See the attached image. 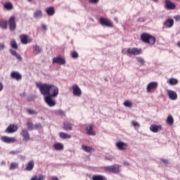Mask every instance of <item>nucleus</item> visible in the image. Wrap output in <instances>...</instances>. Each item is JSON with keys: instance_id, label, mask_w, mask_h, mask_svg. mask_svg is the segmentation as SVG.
Returning <instances> with one entry per match:
<instances>
[{"instance_id": "1", "label": "nucleus", "mask_w": 180, "mask_h": 180, "mask_svg": "<svg viewBox=\"0 0 180 180\" xmlns=\"http://www.w3.org/2000/svg\"><path fill=\"white\" fill-rule=\"evenodd\" d=\"M141 40L143 43H146L150 46H154L156 41L155 37L147 32H143L141 34Z\"/></svg>"}, {"instance_id": "2", "label": "nucleus", "mask_w": 180, "mask_h": 180, "mask_svg": "<svg viewBox=\"0 0 180 180\" xmlns=\"http://www.w3.org/2000/svg\"><path fill=\"white\" fill-rule=\"evenodd\" d=\"M51 84H37V88L39 89L40 93L41 95H44V96H47L49 95V92L50 91V86Z\"/></svg>"}, {"instance_id": "3", "label": "nucleus", "mask_w": 180, "mask_h": 180, "mask_svg": "<svg viewBox=\"0 0 180 180\" xmlns=\"http://www.w3.org/2000/svg\"><path fill=\"white\" fill-rule=\"evenodd\" d=\"M105 172H110L111 174H119L120 172V165H114L111 166H106L104 167Z\"/></svg>"}, {"instance_id": "4", "label": "nucleus", "mask_w": 180, "mask_h": 180, "mask_svg": "<svg viewBox=\"0 0 180 180\" xmlns=\"http://www.w3.org/2000/svg\"><path fill=\"white\" fill-rule=\"evenodd\" d=\"M143 53L141 49L139 48H128L127 49V56L131 57V56H140Z\"/></svg>"}, {"instance_id": "5", "label": "nucleus", "mask_w": 180, "mask_h": 180, "mask_svg": "<svg viewBox=\"0 0 180 180\" xmlns=\"http://www.w3.org/2000/svg\"><path fill=\"white\" fill-rule=\"evenodd\" d=\"M99 22L101 26H106V27H113L114 26L113 22L106 18H100Z\"/></svg>"}, {"instance_id": "6", "label": "nucleus", "mask_w": 180, "mask_h": 180, "mask_svg": "<svg viewBox=\"0 0 180 180\" xmlns=\"http://www.w3.org/2000/svg\"><path fill=\"white\" fill-rule=\"evenodd\" d=\"M48 96H53V98H57V96H58V87H57L54 84H51Z\"/></svg>"}, {"instance_id": "7", "label": "nucleus", "mask_w": 180, "mask_h": 180, "mask_svg": "<svg viewBox=\"0 0 180 180\" xmlns=\"http://www.w3.org/2000/svg\"><path fill=\"white\" fill-rule=\"evenodd\" d=\"M157 88H158V82H151L147 85L146 90L148 94H151V92H154Z\"/></svg>"}, {"instance_id": "8", "label": "nucleus", "mask_w": 180, "mask_h": 180, "mask_svg": "<svg viewBox=\"0 0 180 180\" xmlns=\"http://www.w3.org/2000/svg\"><path fill=\"white\" fill-rule=\"evenodd\" d=\"M53 98H54L53 96H46L44 97V101L50 108L56 106V101L53 100Z\"/></svg>"}, {"instance_id": "9", "label": "nucleus", "mask_w": 180, "mask_h": 180, "mask_svg": "<svg viewBox=\"0 0 180 180\" xmlns=\"http://www.w3.org/2000/svg\"><path fill=\"white\" fill-rule=\"evenodd\" d=\"M95 125L93 124H89L86 127V133L88 136H96Z\"/></svg>"}, {"instance_id": "10", "label": "nucleus", "mask_w": 180, "mask_h": 180, "mask_svg": "<svg viewBox=\"0 0 180 180\" xmlns=\"http://www.w3.org/2000/svg\"><path fill=\"white\" fill-rule=\"evenodd\" d=\"M20 39L22 44H27V43H32L33 41V39L29 38V35L26 34H20Z\"/></svg>"}, {"instance_id": "11", "label": "nucleus", "mask_w": 180, "mask_h": 180, "mask_svg": "<svg viewBox=\"0 0 180 180\" xmlns=\"http://www.w3.org/2000/svg\"><path fill=\"white\" fill-rule=\"evenodd\" d=\"M16 18H15V16H11L10 17L9 20H8V26H9V29L11 32H13V30H15V29H16Z\"/></svg>"}, {"instance_id": "12", "label": "nucleus", "mask_w": 180, "mask_h": 180, "mask_svg": "<svg viewBox=\"0 0 180 180\" xmlns=\"http://www.w3.org/2000/svg\"><path fill=\"white\" fill-rule=\"evenodd\" d=\"M1 140L3 143H6L7 144L16 143V141H18L15 137H9L6 136H1Z\"/></svg>"}, {"instance_id": "13", "label": "nucleus", "mask_w": 180, "mask_h": 180, "mask_svg": "<svg viewBox=\"0 0 180 180\" xmlns=\"http://www.w3.org/2000/svg\"><path fill=\"white\" fill-rule=\"evenodd\" d=\"M165 4L166 9H169V11H174V9H176V4H175V3H172L171 0H165Z\"/></svg>"}, {"instance_id": "14", "label": "nucleus", "mask_w": 180, "mask_h": 180, "mask_svg": "<svg viewBox=\"0 0 180 180\" xmlns=\"http://www.w3.org/2000/svg\"><path fill=\"white\" fill-rule=\"evenodd\" d=\"M53 64H59L60 65H64L65 63V59L61 56H58L53 58Z\"/></svg>"}, {"instance_id": "15", "label": "nucleus", "mask_w": 180, "mask_h": 180, "mask_svg": "<svg viewBox=\"0 0 180 180\" xmlns=\"http://www.w3.org/2000/svg\"><path fill=\"white\" fill-rule=\"evenodd\" d=\"M72 89L73 91L74 96H81L82 95V91L79 88V86L77 84H74L72 86Z\"/></svg>"}, {"instance_id": "16", "label": "nucleus", "mask_w": 180, "mask_h": 180, "mask_svg": "<svg viewBox=\"0 0 180 180\" xmlns=\"http://www.w3.org/2000/svg\"><path fill=\"white\" fill-rule=\"evenodd\" d=\"M20 136H22L24 141H29L30 140V134H29V131L26 129L21 130Z\"/></svg>"}, {"instance_id": "17", "label": "nucleus", "mask_w": 180, "mask_h": 180, "mask_svg": "<svg viewBox=\"0 0 180 180\" xmlns=\"http://www.w3.org/2000/svg\"><path fill=\"white\" fill-rule=\"evenodd\" d=\"M18 129H19L18 125L11 124L7 127V129H6V132L8 133V134L15 133V131H18Z\"/></svg>"}, {"instance_id": "18", "label": "nucleus", "mask_w": 180, "mask_h": 180, "mask_svg": "<svg viewBox=\"0 0 180 180\" xmlns=\"http://www.w3.org/2000/svg\"><path fill=\"white\" fill-rule=\"evenodd\" d=\"M11 78L15 79V81H20L22 80V74L19 72L13 71L11 73Z\"/></svg>"}, {"instance_id": "19", "label": "nucleus", "mask_w": 180, "mask_h": 180, "mask_svg": "<svg viewBox=\"0 0 180 180\" xmlns=\"http://www.w3.org/2000/svg\"><path fill=\"white\" fill-rule=\"evenodd\" d=\"M167 94L169 95V99L172 101H176V99H178V94H176V92L172 90H167Z\"/></svg>"}, {"instance_id": "20", "label": "nucleus", "mask_w": 180, "mask_h": 180, "mask_svg": "<svg viewBox=\"0 0 180 180\" xmlns=\"http://www.w3.org/2000/svg\"><path fill=\"white\" fill-rule=\"evenodd\" d=\"M150 130L153 131V133H158V131H161L162 130V127L161 125H150Z\"/></svg>"}, {"instance_id": "21", "label": "nucleus", "mask_w": 180, "mask_h": 180, "mask_svg": "<svg viewBox=\"0 0 180 180\" xmlns=\"http://www.w3.org/2000/svg\"><path fill=\"white\" fill-rule=\"evenodd\" d=\"M116 147L118 148V150L123 151L124 150H127V143L124 142L119 141L116 143Z\"/></svg>"}, {"instance_id": "22", "label": "nucleus", "mask_w": 180, "mask_h": 180, "mask_svg": "<svg viewBox=\"0 0 180 180\" xmlns=\"http://www.w3.org/2000/svg\"><path fill=\"white\" fill-rule=\"evenodd\" d=\"M54 150H56V151H62L64 150V144L62 143H56L53 145Z\"/></svg>"}, {"instance_id": "23", "label": "nucleus", "mask_w": 180, "mask_h": 180, "mask_svg": "<svg viewBox=\"0 0 180 180\" xmlns=\"http://www.w3.org/2000/svg\"><path fill=\"white\" fill-rule=\"evenodd\" d=\"M63 127L64 130H66V131H70L72 130V124L66 121L63 123Z\"/></svg>"}, {"instance_id": "24", "label": "nucleus", "mask_w": 180, "mask_h": 180, "mask_svg": "<svg viewBox=\"0 0 180 180\" xmlns=\"http://www.w3.org/2000/svg\"><path fill=\"white\" fill-rule=\"evenodd\" d=\"M34 18L35 19H40L43 18V11H41V10H36L34 12Z\"/></svg>"}, {"instance_id": "25", "label": "nucleus", "mask_w": 180, "mask_h": 180, "mask_svg": "<svg viewBox=\"0 0 180 180\" xmlns=\"http://www.w3.org/2000/svg\"><path fill=\"white\" fill-rule=\"evenodd\" d=\"M0 27H1V29H4V30H6V29H8V20L5 19H1Z\"/></svg>"}, {"instance_id": "26", "label": "nucleus", "mask_w": 180, "mask_h": 180, "mask_svg": "<svg viewBox=\"0 0 180 180\" xmlns=\"http://www.w3.org/2000/svg\"><path fill=\"white\" fill-rule=\"evenodd\" d=\"M164 26L165 27L169 28L172 27L174 26V20L173 19H167L165 22H164Z\"/></svg>"}, {"instance_id": "27", "label": "nucleus", "mask_w": 180, "mask_h": 180, "mask_svg": "<svg viewBox=\"0 0 180 180\" xmlns=\"http://www.w3.org/2000/svg\"><path fill=\"white\" fill-rule=\"evenodd\" d=\"M10 53L11 55H13L14 57H15V58H17V60H18V61H22V56H20V54L18 53V52H16V51L10 49Z\"/></svg>"}, {"instance_id": "28", "label": "nucleus", "mask_w": 180, "mask_h": 180, "mask_svg": "<svg viewBox=\"0 0 180 180\" xmlns=\"http://www.w3.org/2000/svg\"><path fill=\"white\" fill-rule=\"evenodd\" d=\"M82 148L83 151H85V153H89L90 154L92 153V151H94V148L92 147L86 145H82Z\"/></svg>"}, {"instance_id": "29", "label": "nucleus", "mask_w": 180, "mask_h": 180, "mask_svg": "<svg viewBox=\"0 0 180 180\" xmlns=\"http://www.w3.org/2000/svg\"><path fill=\"white\" fill-rule=\"evenodd\" d=\"M33 168H34V161L31 160L27 163L25 169L26 171H32Z\"/></svg>"}, {"instance_id": "30", "label": "nucleus", "mask_w": 180, "mask_h": 180, "mask_svg": "<svg viewBox=\"0 0 180 180\" xmlns=\"http://www.w3.org/2000/svg\"><path fill=\"white\" fill-rule=\"evenodd\" d=\"M46 12L49 16H53L56 13V9H54V7L51 6L46 9Z\"/></svg>"}, {"instance_id": "31", "label": "nucleus", "mask_w": 180, "mask_h": 180, "mask_svg": "<svg viewBox=\"0 0 180 180\" xmlns=\"http://www.w3.org/2000/svg\"><path fill=\"white\" fill-rule=\"evenodd\" d=\"M92 180H108L106 176L101 174L94 175L92 176Z\"/></svg>"}, {"instance_id": "32", "label": "nucleus", "mask_w": 180, "mask_h": 180, "mask_svg": "<svg viewBox=\"0 0 180 180\" xmlns=\"http://www.w3.org/2000/svg\"><path fill=\"white\" fill-rule=\"evenodd\" d=\"M59 136L60 139H63V140H65L66 139H71V135L64 132H60L59 134Z\"/></svg>"}, {"instance_id": "33", "label": "nucleus", "mask_w": 180, "mask_h": 180, "mask_svg": "<svg viewBox=\"0 0 180 180\" xmlns=\"http://www.w3.org/2000/svg\"><path fill=\"white\" fill-rule=\"evenodd\" d=\"M167 124H169V126H172V124H174V117H172V115H168L167 118Z\"/></svg>"}, {"instance_id": "34", "label": "nucleus", "mask_w": 180, "mask_h": 180, "mask_svg": "<svg viewBox=\"0 0 180 180\" xmlns=\"http://www.w3.org/2000/svg\"><path fill=\"white\" fill-rule=\"evenodd\" d=\"M4 6L7 11H12L13 9V5L11 2L6 3Z\"/></svg>"}, {"instance_id": "35", "label": "nucleus", "mask_w": 180, "mask_h": 180, "mask_svg": "<svg viewBox=\"0 0 180 180\" xmlns=\"http://www.w3.org/2000/svg\"><path fill=\"white\" fill-rule=\"evenodd\" d=\"M19 168V164L16 163V162H12L11 165H10V167H9V169L11 170H13V169H16Z\"/></svg>"}, {"instance_id": "36", "label": "nucleus", "mask_w": 180, "mask_h": 180, "mask_svg": "<svg viewBox=\"0 0 180 180\" xmlns=\"http://www.w3.org/2000/svg\"><path fill=\"white\" fill-rule=\"evenodd\" d=\"M11 46L12 47V49H14V50H18V44L16 43V41L15 39H13L11 41Z\"/></svg>"}, {"instance_id": "37", "label": "nucleus", "mask_w": 180, "mask_h": 180, "mask_svg": "<svg viewBox=\"0 0 180 180\" xmlns=\"http://www.w3.org/2000/svg\"><path fill=\"white\" fill-rule=\"evenodd\" d=\"M27 130H34V126L33 125V122L28 121L27 122Z\"/></svg>"}, {"instance_id": "38", "label": "nucleus", "mask_w": 180, "mask_h": 180, "mask_svg": "<svg viewBox=\"0 0 180 180\" xmlns=\"http://www.w3.org/2000/svg\"><path fill=\"white\" fill-rule=\"evenodd\" d=\"M169 84L170 85H176L178 84V79L174 78H171L169 79Z\"/></svg>"}, {"instance_id": "39", "label": "nucleus", "mask_w": 180, "mask_h": 180, "mask_svg": "<svg viewBox=\"0 0 180 180\" xmlns=\"http://www.w3.org/2000/svg\"><path fill=\"white\" fill-rule=\"evenodd\" d=\"M26 112L28 115H37V111H36L35 110L27 108L26 110Z\"/></svg>"}, {"instance_id": "40", "label": "nucleus", "mask_w": 180, "mask_h": 180, "mask_svg": "<svg viewBox=\"0 0 180 180\" xmlns=\"http://www.w3.org/2000/svg\"><path fill=\"white\" fill-rule=\"evenodd\" d=\"M30 180H44V175H40L39 178H37V176L35 175L32 177Z\"/></svg>"}, {"instance_id": "41", "label": "nucleus", "mask_w": 180, "mask_h": 180, "mask_svg": "<svg viewBox=\"0 0 180 180\" xmlns=\"http://www.w3.org/2000/svg\"><path fill=\"white\" fill-rule=\"evenodd\" d=\"M124 105L126 106V108H131L133 106V103L130 101H126L124 102Z\"/></svg>"}, {"instance_id": "42", "label": "nucleus", "mask_w": 180, "mask_h": 180, "mask_svg": "<svg viewBox=\"0 0 180 180\" xmlns=\"http://www.w3.org/2000/svg\"><path fill=\"white\" fill-rule=\"evenodd\" d=\"M34 50L36 51L37 54L41 53V48L37 45L34 46Z\"/></svg>"}, {"instance_id": "43", "label": "nucleus", "mask_w": 180, "mask_h": 180, "mask_svg": "<svg viewBox=\"0 0 180 180\" xmlns=\"http://www.w3.org/2000/svg\"><path fill=\"white\" fill-rule=\"evenodd\" d=\"M136 60H137L138 63L141 64V65H144V64H146V60H144V59L143 58L138 57V58H136Z\"/></svg>"}, {"instance_id": "44", "label": "nucleus", "mask_w": 180, "mask_h": 180, "mask_svg": "<svg viewBox=\"0 0 180 180\" xmlns=\"http://www.w3.org/2000/svg\"><path fill=\"white\" fill-rule=\"evenodd\" d=\"M71 57H72V58H78V57H79L78 52H77V51L72 52Z\"/></svg>"}, {"instance_id": "45", "label": "nucleus", "mask_w": 180, "mask_h": 180, "mask_svg": "<svg viewBox=\"0 0 180 180\" xmlns=\"http://www.w3.org/2000/svg\"><path fill=\"white\" fill-rule=\"evenodd\" d=\"M39 129H41V124L36 123L34 126V130H39Z\"/></svg>"}, {"instance_id": "46", "label": "nucleus", "mask_w": 180, "mask_h": 180, "mask_svg": "<svg viewBox=\"0 0 180 180\" xmlns=\"http://www.w3.org/2000/svg\"><path fill=\"white\" fill-rule=\"evenodd\" d=\"M131 123L133 126H134V127H140V124H139V122L136 121H132Z\"/></svg>"}, {"instance_id": "47", "label": "nucleus", "mask_w": 180, "mask_h": 180, "mask_svg": "<svg viewBox=\"0 0 180 180\" xmlns=\"http://www.w3.org/2000/svg\"><path fill=\"white\" fill-rule=\"evenodd\" d=\"M89 4H94V5H96L98 2H99V0H89Z\"/></svg>"}, {"instance_id": "48", "label": "nucleus", "mask_w": 180, "mask_h": 180, "mask_svg": "<svg viewBox=\"0 0 180 180\" xmlns=\"http://www.w3.org/2000/svg\"><path fill=\"white\" fill-rule=\"evenodd\" d=\"M57 113H58V115H62L63 116H65V112H64V111H63V110H58L57 111Z\"/></svg>"}, {"instance_id": "49", "label": "nucleus", "mask_w": 180, "mask_h": 180, "mask_svg": "<svg viewBox=\"0 0 180 180\" xmlns=\"http://www.w3.org/2000/svg\"><path fill=\"white\" fill-rule=\"evenodd\" d=\"M174 20H176V22H179V20H180V15H175L174 17Z\"/></svg>"}, {"instance_id": "50", "label": "nucleus", "mask_w": 180, "mask_h": 180, "mask_svg": "<svg viewBox=\"0 0 180 180\" xmlns=\"http://www.w3.org/2000/svg\"><path fill=\"white\" fill-rule=\"evenodd\" d=\"M145 19L143 17H140L139 19H138V22H145Z\"/></svg>"}, {"instance_id": "51", "label": "nucleus", "mask_w": 180, "mask_h": 180, "mask_svg": "<svg viewBox=\"0 0 180 180\" xmlns=\"http://www.w3.org/2000/svg\"><path fill=\"white\" fill-rule=\"evenodd\" d=\"M4 90V84L2 82H0V92Z\"/></svg>"}, {"instance_id": "52", "label": "nucleus", "mask_w": 180, "mask_h": 180, "mask_svg": "<svg viewBox=\"0 0 180 180\" xmlns=\"http://www.w3.org/2000/svg\"><path fill=\"white\" fill-rule=\"evenodd\" d=\"M4 49H5V44H0V50H4Z\"/></svg>"}, {"instance_id": "53", "label": "nucleus", "mask_w": 180, "mask_h": 180, "mask_svg": "<svg viewBox=\"0 0 180 180\" xmlns=\"http://www.w3.org/2000/svg\"><path fill=\"white\" fill-rule=\"evenodd\" d=\"M41 27H42V29H43L44 30H47V26H46V25L43 24V25H41Z\"/></svg>"}, {"instance_id": "54", "label": "nucleus", "mask_w": 180, "mask_h": 180, "mask_svg": "<svg viewBox=\"0 0 180 180\" xmlns=\"http://www.w3.org/2000/svg\"><path fill=\"white\" fill-rule=\"evenodd\" d=\"M122 54H127V50L123 49L122 50Z\"/></svg>"}, {"instance_id": "55", "label": "nucleus", "mask_w": 180, "mask_h": 180, "mask_svg": "<svg viewBox=\"0 0 180 180\" xmlns=\"http://www.w3.org/2000/svg\"><path fill=\"white\" fill-rule=\"evenodd\" d=\"M162 162H164V164H168L169 162L168 160H166V159H162Z\"/></svg>"}, {"instance_id": "56", "label": "nucleus", "mask_w": 180, "mask_h": 180, "mask_svg": "<svg viewBox=\"0 0 180 180\" xmlns=\"http://www.w3.org/2000/svg\"><path fill=\"white\" fill-rule=\"evenodd\" d=\"M51 179H52V180H60V179H58V177H57V176H52V177H51Z\"/></svg>"}, {"instance_id": "57", "label": "nucleus", "mask_w": 180, "mask_h": 180, "mask_svg": "<svg viewBox=\"0 0 180 180\" xmlns=\"http://www.w3.org/2000/svg\"><path fill=\"white\" fill-rule=\"evenodd\" d=\"M153 2H158L160 0H152Z\"/></svg>"}, {"instance_id": "58", "label": "nucleus", "mask_w": 180, "mask_h": 180, "mask_svg": "<svg viewBox=\"0 0 180 180\" xmlns=\"http://www.w3.org/2000/svg\"><path fill=\"white\" fill-rule=\"evenodd\" d=\"M29 2H32V1H33V0H27Z\"/></svg>"}, {"instance_id": "59", "label": "nucleus", "mask_w": 180, "mask_h": 180, "mask_svg": "<svg viewBox=\"0 0 180 180\" xmlns=\"http://www.w3.org/2000/svg\"><path fill=\"white\" fill-rule=\"evenodd\" d=\"M175 1H177L178 2H179L180 0H175Z\"/></svg>"}]
</instances>
